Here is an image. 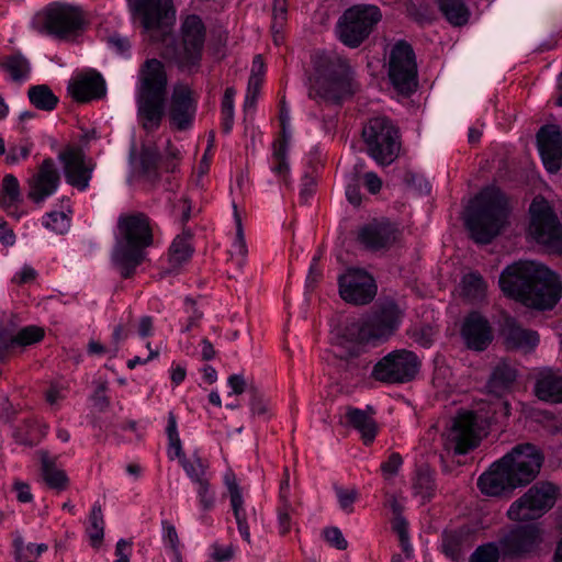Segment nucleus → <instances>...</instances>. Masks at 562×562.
I'll return each instance as SVG.
<instances>
[{
  "label": "nucleus",
  "instance_id": "f257e3e1",
  "mask_svg": "<svg viewBox=\"0 0 562 562\" xmlns=\"http://www.w3.org/2000/svg\"><path fill=\"white\" fill-rule=\"evenodd\" d=\"M499 286L505 295L536 310L552 308L562 293L559 277L532 260L507 266L501 273Z\"/></svg>",
  "mask_w": 562,
  "mask_h": 562
},
{
  "label": "nucleus",
  "instance_id": "f03ea898",
  "mask_svg": "<svg viewBox=\"0 0 562 562\" xmlns=\"http://www.w3.org/2000/svg\"><path fill=\"white\" fill-rule=\"evenodd\" d=\"M402 312L393 302H386L372 314L348 324L337 338L334 353L339 358L353 357L362 345H378L398 328Z\"/></svg>",
  "mask_w": 562,
  "mask_h": 562
},
{
  "label": "nucleus",
  "instance_id": "7ed1b4c3",
  "mask_svg": "<svg viewBox=\"0 0 562 562\" xmlns=\"http://www.w3.org/2000/svg\"><path fill=\"white\" fill-rule=\"evenodd\" d=\"M153 244L149 218L143 213L121 215L111 260L123 278L132 277L145 260V249Z\"/></svg>",
  "mask_w": 562,
  "mask_h": 562
},
{
  "label": "nucleus",
  "instance_id": "20e7f679",
  "mask_svg": "<svg viewBox=\"0 0 562 562\" xmlns=\"http://www.w3.org/2000/svg\"><path fill=\"white\" fill-rule=\"evenodd\" d=\"M507 200L497 188L482 190L467 210L465 225L477 244H488L506 224Z\"/></svg>",
  "mask_w": 562,
  "mask_h": 562
},
{
  "label": "nucleus",
  "instance_id": "39448f33",
  "mask_svg": "<svg viewBox=\"0 0 562 562\" xmlns=\"http://www.w3.org/2000/svg\"><path fill=\"white\" fill-rule=\"evenodd\" d=\"M167 75L158 59L147 60L139 71L136 103L138 120L146 131L157 130L165 114Z\"/></svg>",
  "mask_w": 562,
  "mask_h": 562
},
{
  "label": "nucleus",
  "instance_id": "423d86ee",
  "mask_svg": "<svg viewBox=\"0 0 562 562\" xmlns=\"http://www.w3.org/2000/svg\"><path fill=\"white\" fill-rule=\"evenodd\" d=\"M352 92L353 77L348 61L336 53L317 55L314 60L310 98L338 102Z\"/></svg>",
  "mask_w": 562,
  "mask_h": 562
},
{
  "label": "nucleus",
  "instance_id": "0eeeda50",
  "mask_svg": "<svg viewBox=\"0 0 562 562\" xmlns=\"http://www.w3.org/2000/svg\"><path fill=\"white\" fill-rule=\"evenodd\" d=\"M368 155L380 166L391 165L398 156V132L392 122L383 116L371 119L362 130Z\"/></svg>",
  "mask_w": 562,
  "mask_h": 562
},
{
  "label": "nucleus",
  "instance_id": "6e6552de",
  "mask_svg": "<svg viewBox=\"0 0 562 562\" xmlns=\"http://www.w3.org/2000/svg\"><path fill=\"white\" fill-rule=\"evenodd\" d=\"M381 20V12L373 4H357L347 9L339 18L337 33L339 40L349 47H358Z\"/></svg>",
  "mask_w": 562,
  "mask_h": 562
},
{
  "label": "nucleus",
  "instance_id": "1a4fd4ad",
  "mask_svg": "<svg viewBox=\"0 0 562 562\" xmlns=\"http://www.w3.org/2000/svg\"><path fill=\"white\" fill-rule=\"evenodd\" d=\"M484 427L477 415L465 411L459 413L451 426L442 434L445 452L450 456L465 454L474 449L481 438Z\"/></svg>",
  "mask_w": 562,
  "mask_h": 562
},
{
  "label": "nucleus",
  "instance_id": "9d476101",
  "mask_svg": "<svg viewBox=\"0 0 562 562\" xmlns=\"http://www.w3.org/2000/svg\"><path fill=\"white\" fill-rule=\"evenodd\" d=\"M555 499L557 487L552 483H537L509 506L507 516L514 521L538 519L553 507Z\"/></svg>",
  "mask_w": 562,
  "mask_h": 562
},
{
  "label": "nucleus",
  "instance_id": "9b49d317",
  "mask_svg": "<svg viewBox=\"0 0 562 562\" xmlns=\"http://www.w3.org/2000/svg\"><path fill=\"white\" fill-rule=\"evenodd\" d=\"M529 234L548 249L562 254V226L544 199L536 198L529 209Z\"/></svg>",
  "mask_w": 562,
  "mask_h": 562
},
{
  "label": "nucleus",
  "instance_id": "f8f14e48",
  "mask_svg": "<svg viewBox=\"0 0 562 562\" xmlns=\"http://www.w3.org/2000/svg\"><path fill=\"white\" fill-rule=\"evenodd\" d=\"M387 75L393 88L403 95L412 94L417 88V64L412 46L398 41L390 52Z\"/></svg>",
  "mask_w": 562,
  "mask_h": 562
},
{
  "label": "nucleus",
  "instance_id": "ddd939ff",
  "mask_svg": "<svg viewBox=\"0 0 562 562\" xmlns=\"http://www.w3.org/2000/svg\"><path fill=\"white\" fill-rule=\"evenodd\" d=\"M517 487L529 484L539 474L543 454L531 443L515 446L501 459Z\"/></svg>",
  "mask_w": 562,
  "mask_h": 562
},
{
  "label": "nucleus",
  "instance_id": "4468645a",
  "mask_svg": "<svg viewBox=\"0 0 562 562\" xmlns=\"http://www.w3.org/2000/svg\"><path fill=\"white\" fill-rule=\"evenodd\" d=\"M57 159L63 167L66 182L79 191H86L92 179L95 162L77 144H68L58 151Z\"/></svg>",
  "mask_w": 562,
  "mask_h": 562
},
{
  "label": "nucleus",
  "instance_id": "2eb2a0df",
  "mask_svg": "<svg viewBox=\"0 0 562 562\" xmlns=\"http://www.w3.org/2000/svg\"><path fill=\"white\" fill-rule=\"evenodd\" d=\"M83 14L77 7L52 3L43 13V31L58 40H68L82 29Z\"/></svg>",
  "mask_w": 562,
  "mask_h": 562
},
{
  "label": "nucleus",
  "instance_id": "dca6fc26",
  "mask_svg": "<svg viewBox=\"0 0 562 562\" xmlns=\"http://www.w3.org/2000/svg\"><path fill=\"white\" fill-rule=\"evenodd\" d=\"M419 361L417 356L407 350H396L381 359L373 368L375 380L387 383L408 382L417 374Z\"/></svg>",
  "mask_w": 562,
  "mask_h": 562
},
{
  "label": "nucleus",
  "instance_id": "f3484780",
  "mask_svg": "<svg viewBox=\"0 0 562 562\" xmlns=\"http://www.w3.org/2000/svg\"><path fill=\"white\" fill-rule=\"evenodd\" d=\"M61 183L60 172L53 158H45L25 180L26 196L36 205L53 196Z\"/></svg>",
  "mask_w": 562,
  "mask_h": 562
},
{
  "label": "nucleus",
  "instance_id": "a211bd4d",
  "mask_svg": "<svg viewBox=\"0 0 562 562\" xmlns=\"http://www.w3.org/2000/svg\"><path fill=\"white\" fill-rule=\"evenodd\" d=\"M130 9L146 32L170 26L176 16L172 0H133Z\"/></svg>",
  "mask_w": 562,
  "mask_h": 562
},
{
  "label": "nucleus",
  "instance_id": "6ab92c4d",
  "mask_svg": "<svg viewBox=\"0 0 562 562\" xmlns=\"http://www.w3.org/2000/svg\"><path fill=\"white\" fill-rule=\"evenodd\" d=\"M181 44L177 52V60L181 66L198 63L205 41V25L196 14L187 15L180 29Z\"/></svg>",
  "mask_w": 562,
  "mask_h": 562
},
{
  "label": "nucleus",
  "instance_id": "aec40b11",
  "mask_svg": "<svg viewBox=\"0 0 562 562\" xmlns=\"http://www.w3.org/2000/svg\"><path fill=\"white\" fill-rule=\"evenodd\" d=\"M339 294L341 299L355 305L370 303L376 294L374 279L362 269H349L339 277Z\"/></svg>",
  "mask_w": 562,
  "mask_h": 562
},
{
  "label": "nucleus",
  "instance_id": "412c9836",
  "mask_svg": "<svg viewBox=\"0 0 562 562\" xmlns=\"http://www.w3.org/2000/svg\"><path fill=\"white\" fill-rule=\"evenodd\" d=\"M198 109V98L187 83L173 86L168 116L171 127L187 131L192 127Z\"/></svg>",
  "mask_w": 562,
  "mask_h": 562
},
{
  "label": "nucleus",
  "instance_id": "4be33fe9",
  "mask_svg": "<svg viewBox=\"0 0 562 562\" xmlns=\"http://www.w3.org/2000/svg\"><path fill=\"white\" fill-rule=\"evenodd\" d=\"M401 236L398 227L389 220H374L358 232V241L369 251H385L395 245Z\"/></svg>",
  "mask_w": 562,
  "mask_h": 562
},
{
  "label": "nucleus",
  "instance_id": "5701e85b",
  "mask_svg": "<svg viewBox=\"0 0 562 562\" xmlns=\"http://www.w3.org/2000/svg\"><path fill=\"white\" fill-rule=\"evenodd\" d=\"M541 542V531L537 525L518 526L498 542L503 555L522 557L533 552Z\"/></svg>",
  "mask_w": 562,
  "mask_h": 562
},
{
  "label": "nucleus",
  "instance_id": "b1692460",
  "mask_svg": "<svg viewBox=\"0 0 562 562\" xmlns=\"http://www.w3.org/2000/svg\"><path fill=\"white\" fill-rule=\"evenodd\" d=\"M538 149L544 168L555 173L562 161V133L555 125H546L537 134Z\"/></svg>",
  "mask_w": 562,
  "mask_h": 562
},
{
  "label": "nucleus",
  "instance_id": "393cba45",
  "mask_svg": "<svg viewBox=\"0 0 562 562\" xmlns=\"http://www.w3.org/2000/svg\"><path fill=\"white\" fill-rule=\"evenodd\" d=\"M44 329L30 325L16 330V325L11 315L3 314L0 318V348L11 346H29L42 340Z\"/></svg>",
  "mask_w": 562,
  "mask_h": 562
},
{
  "label": "nucleus",
  "instance_id": "a878e982",
  "mask_svg": "<svg viewBox=\"0 0 562 562\" xmlns=\"http://www.w3.org/2000/svg\"><path fill=\"white\" fill-rule=\"evenodd\" d=\"M461 336L471 350H485L493 339L492 328L483 316L471 313L463 322Z\"/></svg>",
  "mask_w": 562,
  "mask_h": 562
},
{
  "label": "nucleus",
  "instance_id": "bb28decb",
  "mask_svg": "<svg viewBox=\"0 0 562 562\" xmlns=\"http://www.w3.org/2000/svg\"><path fill=\"white\" fill-rule=\"evenodd\" d=\"M480 491L487 496H501L517 486L501 460L494 462L477 480Z\"/></svg>",
  "mask_w": 562,
  "mask_h": 562
},
{
  "label": "nucleus",
  "instance_id": "cd10ccee",
  "mask_svg": "<svg viewBox=\"0 0 562 562\" xmlns=\"http://www.w3.org/2000/svg\"><path fill=\"white\" fill-rule=\"evenodd\" d=\"M502 335L508 349L529 352L539 344L538 333L522 328L513 317L505 318L502 327Z\"/></svg>",
  "mask_w": 562,
  "mask_h": 562
},
{
  "label": "nucleus",
  "instance_id": "c85d7f7f",
  "mask_svg": "<svg viewBox=\"0 0 562 562\" xmlns=\"http://www.w3.org/2000/svg\"><path fill=\"white\" fill-rule=\"evenodd\" d=\"M535 393L541 401L562 403V373L543 369L538 373Z\"/></svg>",
  "mask_w": 562,
  "mask_h": 562
},
{
  "label": "nucleus",
  "instance_id": "c756f323",
  "mask_svg": "<svg viewBox=\"0 0 562 562\" xmlns=\"http://www.w3.org/2000/svg\"><path fill=\"white\" fill-rule=\"evenodd\" d=\"M373 409L367 411L348 406L346 408V418L359 434L364 445H371L378 434V425L373 418Z\"/></svg>",
  "mask_w": 562,
  "mask_h": 562
},
{
  "label": "nucleus",
  "instance_id": "7c9ffc66",
  "mask_svg": "<svg viewBox=\"0 0 562 562\" xmlns=\"http://www.w3.org/2000/svg\"><path fill=\"white\" fill-rule=\"evenodd\" d=\"M68 90L75 100L86 102L103 97L105 94V82L101 75L92 74L74 80Z\"/></svg>",
  "mask_w": 562,
  "mask_h": 562
},
{
  "label": "nucleus",
  "instance_id": "2f4dec72",
  "mask_svg": "<svg viewBox=\"0 0 562 562\" xmlns=\"http://www.w3.org/2000/svg\"><path fill=\"white\" fill-rule=\"evenodd\" d=\"M42 477L48 487L57 491H64L68 486V477L65 471L56 467V459L50 457L48 452H41Z\"/></svg>",
  "mask_w": 562,
  "mask_h": 562
},
{
  "label": "nucleus",
  "instance_id": "473e14b6",
  "mask_svg": "<svg viewBox=\"0 0 562 562\" xmlns=\"http://www.w3.org/2000/svg\"><path fill=\"white\" fill-rule=\"evenodd\" d=\"M515 379L516 370L507 363H499L494 368L486 387L490 393L502 396L509 391Z\"/></svg>",
  "mask_w": 562,
  "mask_h": 562
},
{
  "label": "nucleus",
  "instance_id": "72a5a7b5",
  "mask_svg": "<svg viewBox=\"0 0 562 562\" xmlns=\"http://www.w3.org/2000/svg\"><path fill=\"white\" fill-rule=\"evenodd\" d=\"M158 160L159 154L154 148H143L139 157L134 161V170L146 181L156 182L158 180Z\"/></svg>",
  "mask_w": 562,
  "mask_h": 562
},
{
  "label": "nucleus",
  "instance_id": "f704fd0d",
  "mask_svg": "<svg viewBox=\"0 0 562 562\" xmlns=\"http://www.w3.org/2000/svg\"><path fill=\"white\" fill-rule=\"evenodd\" d=\"M236 520L237 529L241 538L251 543L250 528L258 524L257 513L255 508L250 512L244 506V499L231 504Z\"/></svg>",
  "mask_w": 562,
  "mask_h": 562
},
{
  "label": "nucleus",
  "instance_id": "c9c22d12",
  "mask_svg": "<svg viewBox=\"0 0 562 562\" xmlns=\"http://www.w3.org/2000/svg\"><path fill=\"white\" fill-rule=\"evenodd\" d=\"M22 200L23 199L18 178L12 173L5 175L1 183L0 207L9 212V214H12L10 209L21 203Z\"/></svg>",
  "mask_w": 562,
  "mask_h": 562
},
{
  "label": "nucleus",
  "instance_id": "e433bc0d",
  "mask_svg": "<svg viewBox=\"0 0 562 562\" xmlns=\"http://www.w3.org/2000/svg\"><path fill=\"white\" fill-rule=\"evenodd\" d=\"M63 202L67 205L61 211H50L42 218L43 226L56 234H65L70 228L72 211L68 199H64Z\"/></svg>",
  "mask_w": 562,
  "mask_h": 562
},
{
  "label": "nucleus",
  "instance_id": "4c0bfd02",
  "mask_svg": "<svg viewBox=\"0 0 562 562\" xmlns=\"http://www.w3.org/2000/svg\"><path fill=\"white\" fill-rule=\"evenodd\" d=\"M447 21L454 26L468 23L470 12L463 0H436Z\"/></svg>",
  "mask_w": 562,
  "mask_h": 562
},
{
  "label": "nucleus",
  "instance_id": "58836bf2",
  "mask_svg": "<svg viewBox=\"0 0 562 562\" xmlns=\"http://www.w3.org/2000/svg\"><path fill=\"white\" fill-rule=\"evenodd\" d=\"M30 102L38 110L52 111L58 103V98L46 85L33 86L27 92Z\"/></svg>",
  "mask_w": 562,
  "mask_h": 562
},
{
  "label": "nucleus",
  "instance_id": "ea45409f",
  "mask_svg": "<svg viewBox=\"0 0 562 562\" xmlns=\"http://www.w3.org/2000/svg\"><path fill=\"white\" fill-rule=\"evenodd\" d=\"M270 169L282 182L288 184L290 165L288 161V150L285 143H273Z\"/></svg>",
  "mask_w": 562,
  "mask_h": 562
},
{
  "label": "nucleus",
  "instance_id": "a19ab883",
  "mask_svg": "<svg viewBox=\"0 0 562 562\" xmlns=\"http://www.w3.org/2000/svg\"><path fill=\"white\" fill-rule=\"evenodd\" d=\"M180 464L193 484L210 479L207 472L209 462L202 459L196 452L190 458L182 459Z\"/></svg>",
  "mask_w": 562,
  "mask_h": 562
},
{
  "label": "nucleus",
  "instance_id": "79ce46f5",
  "mask_svg": "<svg viewBox=\"0 0 562 562\" xmlns=\"http://www.w3.org/2000/svg\"><path fill=\"white\" fill-rule=\"evenodd\" d=\"M193 252L190 244V235L183 234L177 236L169 249V261L172 267H180L188 261Z\"/></svg>",
  "mask_w": 562,
  "mask_h": 562
},
{
  "label": "nucleus",
  "instance_id": "37998d69",
  "mask_svg": "<svg viewBox=\"0 0 562 562\" xmlns=\"http://www.w3.org/2000/svg\"><path fill=\"white\" fill-rule=\"evenodd\" d=\"M86 531L91 546L93 548H100L104 537V519L101 506L98 504H94L91 509L89 525L87 526Z\"/></svg>",
  "mask_w": 562,
  "mask_h": 562
},
{
  "label": "nucleus",
  "instance_id": "c03bdc74",
  "mask_svg": "<svg viewBox=\"0 0 562 562\" xmlns=\"http://www.w3.org/2000/svg\"><path fill=\"white\" fill-rule=\"evenodd\" d=\"M2 68L10 75L13 81L25 80L31 71L30 61L21 53L8 56L2 64Z\"/></svg>",
  "mask_w": 562,
  "mask_h": 562
},
{
  "label": "nucleus",
  "instance_id": "a18cd8bd",
  "mask_svg": "<svg viewBox=\"0 0 562 562\" xmlns=\"http://www.w3.org/2000/svg\"><path fill=\"white\" fill-rule=\"evenodd\" d=\"M461 289L465 297L471 301H479L485 296L486 283L479 273L471 272L462 278Z\"/></svg>",
  "mask_w": 562,
  "mask_h": 562
},
{
  "label": "nucleus",
  "instance_id": "49530a36",
  "mask_svg": "<svg viewBox=\"0 0 562 562\" xmlns=\"http://www.w3.org/2000/svg\"><path fill=\"white\" fill-rule=\"evenodd\" d=\"M236 90L232 87L226 88L221 105L222 130L225 134L231 133L234 125V98Z\"/></svg>",
  "mask_w": 562,
  "mask_h": 562
},
{
  "label": "nucleus",
  "instance_id": "de8ad7c7",
  "mask_svg": "<svg viewBox=\"0 0 562 562\" xmlns=\"http://www.w3.org/2000/svg\"><path fill=\"white\" fill-rule=\"evenodd\" d=\"M235 222H236V237L234 243L232 244L231 256L236 259V263L241 267L245 263V259L247 256V246L244 236L241 220L238 213L235 211Z\"/></svg>",
  "mask_w": 562,
  "mask_h": 562
},
{
  "label": "nucleus",
  "instance_id": "09e8293b",
  "mask_svg": "<svg viewBox=\"0 0 562 562\" xmlns=\"http://www.w3.org/2000/svg\"><path fill=\"white\" fill-rule=\"evenodd\" d=\"M413 490L416 495L423 498L431 496L434 491V477L428 469L420 468L417 470L413 482Z\"/></svg>",
  "mask_w": 562,
  "mask_h": 562
},
{
  "label": "nucleus",
  "instance_id": "8fccbe9b",
  "mask_svg": "<svg viewBox=\"0 0 562 562\" xmlns=\"http://www.w3.org/2000/svg\"><path fill=\"white\" fill-rule=\"evenodd\" d=\"M442 552L452 561L462 555V537L454 532H447L442 537Z\"/></svg>",
  "mask_w": 562,
  "mask_h": 562
},
{
  "label": "nucleus",
  "instance_id": "3c124183",
  "mask_svg": "<svg viewBox=\"0 0 562 562\" xmlns=\"http://www.w3.org/2000/svg\"><path fill=\"white\" fill-rule=\"evenodd\" d=\"M437 335V329L428 324L415 326L411 329L412 339L424 348H429Z\"/></svg>",
  "mask_w": 562,
  "mask_h": 562
},
{
  "label": "nucleus",
  "instance_id": "603ef678",
  "mask_svg": "<svg viewBox=\"0 0 562 562\" xmlns=\"http://www.w3.org/2000/svg\"><path fill=\"white\" fill-rule=\"evenodd\" d=\"M502 554L496 543H486L480 546L471 555L469 562H498Z\"/></svg>",
  "mask_w": 562,
  "mask_h": 562
},
{
  "label": "nucleus",
  "instance_id": "864d4df0",
  "mask_svg": "<svg viewBox=\"0 0 562 562\" xmlns=\"http://www.w3.org/2000/svg\"><path fill=\"white\" fill-rule=\"evenodd\" d=\"M200 506L203 510H211L215 505V493L211 488L210 479L194 483Z\"/></svg>",
  "mask_w": 562,
  "mask_h": 562
},
{
  "label": "nucleus",
  "instance_id": "5fc2aeb1",
  "mask_svg": "<svg viewBox=\"0 0 562 562\" xmlns=\"http://www.w3.org/2000/svg\"><path fill=\"white\" fill-rule=\"evenodd\" d=\"M403 459L400 453L393 452L390 454L387 460L383 462L380 467L382 475L385 480H392L397 475L400 469L402 468Z\"/></svg>",
  "mask_w": 562,
  "mask_h": 562
},
{
  "label": "nucleus",
  "instance_id": "6e6d98bb",
  "mask_svg": "<svg viewBox=\"0 0 562 562\" xmlns=\"http://www.w3.org/2000/svg\"><path fill=\"white\" fill-rule=\"evenodd\" d=\"M261 77L250 76L248 80L247 92L245 97L244 108L245 110L252 108L256 103L259 90L261 87Z\"/></svg>",
  "mask_w": 562,
  "mask_h": 562
},
{
  "label": "nucleus",
  "instance_id": "4d7b16f0",
  "mask_svg": "<svg viewBox=\"0 0 562 562\" xmlns=\"http://www.w3.org/2000/svg\"><path fill=\"white\" fill-rule=\"evenodd\" d=\"M186 312L189 314V317L182 330L189 331L199 324L203 313L195 307V302L190 297L186 299Z\"/></svg>",
  "mask_w": 562,
  "mask_h": 562
},
{
  "label": "nucleus",
  "instance_id": "13d9d810",
  "mask_svg": "<svg viewBox=\"0 0 562 562\" xmlns=\"http://www.w3.org/2000/svg\"><path fill=\"white\" fill-rule=\"evenodd\" d=\"M326 541L338 550L347 548V540L344 538L342 532L337 527H329L323 531Z\"/></svg>",
  "mask_w": 562,
  "mask_h": 562
},
{
  "label": "nucleus",
  "instance_id": "bf43d9fd",
  "mask_svg": "<svg viewBox=\"0 0 562 562\" xmlns=\"http://www.w3.org/2000/svg\"><path fill=\"white\" fill-rule=\"evenodd\" d=\"M224 484L229 493L231 504L244 499L236 475L232 471L225 473Z\"/></svg>",
  "mask_w": 562,
  "mask_h": 562
},
{
  "label": "nucleus",
  "instance_id": "052dcab7",
  "mask_svg": "<svg viewBox=\"0 0 562 562\" xmlns=\"http://www.w3.org/2000/svg\"><path fill=\"white\" fill-rule=\"evenodd\" d=\"M335 491L340 508L347 513H351L352 504L357 498V492L355 490H344L341 487H336Z\"/></svg>",
  "mask_w": 562,
  "mask_h": 562
},
{
  "label": "nucleus",
  "instance_id": "680f3d73",
  "mask_svg": "<svg viewBox=\"0 0 562 562\" xmlns=\"http://www.w3.org/2000/svg\"><path fill=\"white\" fill-rule=\"evenodd\" d=\"M164 530H165L164 538L169 543V547L173 552V558L181 557V552L179 549L180 541H179L178 533H177L175 526H172L170 524H165Z\"/></svg>",
  "mask_w": 562,
  "mask_h": 562
},
{
  "label": "nucleus",
  "instance_id": "e2e57ef3",
  "mask_svg": "<svg viewBox=\"0 0 562 562\" xmlns=\"http://www.w3.org/2000/svg\"><path fill=\"white\" fill-rule=\"evenodd\" d=\"M278 524L281 535H285L291 528L290 504H282L278 510Z\"/></svg>",
  "mask_w": 562,
  "mask_h": 562
},
{
  "label": "nucleus",
  "instance_id": "0e129e2a",
  "mask_svg": "<svg viewBox=\"0 0 562 562\" xmlns=\"http://www.w3.org/2000/svg\"><path fill=\"white\" fill-rule=\"evenodd\" d=\"M227 384L231 387V394L240 395L247 389V381L243 374H232L227 379Z\"/></svg>",
  "mask_w": 562,
  "mask_h": 562
},
{
  "label": "nucleus",
  "instance_id": "69168bd1",
  "mask_svg": "<svg viewBox=\"0 0 562 562\" xmlns=\"http://www.w3.org/2000/svg\"><path fill=\"white\" fill-rule=\"evenodd\" d=\"M167 454L170 460L178 459L179 462H181L182 459L187 458L182 450L180 437L168 439Z\"/></svg>",
  "mask_w": 562,
  "mask_h": 562
},
{
  "label": "nucleus",
  "instance_id": "338daca9",
  "mask_svg": "<svg viewBox=\"0 0 562 562\" xmlns=\"http://www.w3.org/2000/svg\"><path fill=\"white\" fill-rule=\"evenodd\" d=\"M13 546L15 562H33L29 559V551L26 550V546H24V541L21 536H16L14 538Z\"/></svg>",
  "mask_w": 562,
  "mask_h": 562
},
{
  "label": "nucleus",
  "instance_id": "774afa93",
  "mask_svg": "<svg viewBox=\"0 0 562 562\" xmlns=\"http://www.w3.org/2000/svg\"><path fill=\"white\" fill-rule=\"evenodd\" d=\"M132 542L120 539L116 542L115 554L117 559L114 562H130Z\"/></svg>",
  "mask_w": 562,
  "mask_h": 562
}]
</instances>
